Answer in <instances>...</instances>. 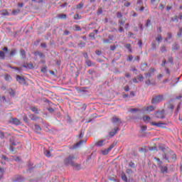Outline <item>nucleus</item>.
Returning <instances> with one entry per match:
<instances>
[{
  "label": "nucleus",
  "mask_w": 182,
  "mask_h": 182,
  "mask_svg": "<svg viewBox=\"0 0 182 182\" xmlns=\"http://www.w3.org/2000/svg\"><path fill=\"white\" fill-rule=\"evenodd\" d=\"M9 150L13 154H16L18 151H16V148H15V146H18L17 149H21L22 147V145H21V142L16 140V138L15 136H10L9 139Z\"/></svg>",
  "instance_id": "1"
},
{
  "label": "nucleus",
  "mask_w": 182,
  "mask_h": 182,
  "mask_svg": "<svg viewBox=\"0 0 182 182\" xmlns=\"http://www.w3.org/2000/svg\"><path fill=\"white\" fill-rule=\"evenodd\" d=\"M163 100H164V95H154L152 97L151 103V105H159V103H161V102H163Z\"/></svg>",
  "instance_id": "2"
},
{
  "label": "nucleus",
  "mask_w": 182,
  "mask_h": 182,
  "mask_svg": "<svg viewBox=\"0 0 182 182\" xmlns=\"http://www.w3.org/2000/svg\"><path fill=\"white\" fill-rule=\"evenodd\" d=\"M75 159V156L73 154H70V156H67L64 159V164L65 166H71L75 163L73 159Z\"/></svg>",
  "instance_id": "3"
},
{
  "label": "nucleus",
  "mask_w": 182,
  "mask_h": 182,
  "mask_svg": "<svg viewBox=\"0 0 182 182\" xmlns=\"http://www.w3.org/2000/svg\"><path fill=\"white\" fill-rule=\"evenodd\" d=\"M159 168H160L161 170V173H162V174H167L168 173V168H167V165H159Z\"/></svg>",
  "instance_id": "4"
},
{
  "label": "nucleus",
  "mask_w": 182,
  "mask_h": 182,
  "mask_svg": "<svg viewBox=\"0 0 182 182\" xmlns=\"http://www.w3.org/2000/svg\"><path fill=\"white\" fill-rule=\"evenodd\" d=\"M159 150H161V151H163V153H164V154L162 155L163 159L166 160V161H168V163H170V161L168 160V155L167 154V152L166 151V148H164L163 146H160Z\"/></svg>",
  "instance_id": "5"
},
{
  "label": "nucleus",
  "mask_w": 182,
  "mask_h": 182,
  "mask_svg": "<svg viewBox=\"0 0 182 182\" xmlns=\"http://www.w3.org/2000/svg\"><path fill=\"white\" fill-rule=\"evenodd\" d=\"M155 116L157 119H164L166 117L164 116V109L161 111H156Z\"/></svg>",
  "instance_id": "6"
},
{
  "label": "nucleus",
  "mask_w": 182,
  "mask_h": 182,
  "mask_svg": "<svg viewBox=\"0 0 182 182\" xmlns=\"http://www.w3.org/2000/svg\"><path fill=\"white\" fill-rule=\"evenodd\" d=\"M156 72V69L151 68L148 73H144L146 79H150L151 77V75H153Z\"/></svg>",
  "instance_id": "7"
},
{
  "label": "nucleus",
  "mask_w": 182,
  "mask_h": 182,
  "mask_svg": "<svg viewBox=\"0 0 182 182\" xmlns=\"http://www.w3.org/2000/svg\"><path fill=\"white\" fill-rule=\"evenodd\" d=\"M9 123L15 124L16 126H19V124H21V120H19L18 118H11L9 121Z\"/></svg>",
  "instance_id": "8"
},
{
  "label": "nucleus",
  "mask_w": 182,
  "mask_h": 182,
  "mask_svg": "<svg viewBox=\"0 0 182 182\" xmlns=\"http://www.w3.org/2000/svg\"><path fill=\"white\" fill-rule=\"evenodd\" d=\"M16 79L20 85H26V80L25 78L21 75H16Z\"/></svg>",
  "instance_id": "9"
},
{
  "label": "nucleus",
  "mask_w": 182,
  "mask_h": 182,
  "mask_svg": "<svg viewBox=\"0 0 182 182\" xmlns=\"http://www.w3.org/2000/svg\"><path fill=\"white\" fill-rule=\"evenodd\" d=\"M144 112H148L150 113V112H154L156 110V107H154L153 105L150 106H145L143 107Z\"/></svg>",
  "instance_id": "10"
},
{
  "label": "nucleus",
  "mask_w": 182,
  "mask_h": 182,
  "mask_svg": "<svg viewBox=\"0 0 182 182\" xmlns=\"http://www.w3.org/2000/svg\"><path fill=\"white\" fill-rule=\"evenodd\" d=\"M87 140L85 139H81L80 140V141H78L77 143L75 144L73 147L71 149H78V147H80V146H82V144H83V143H86Z\"/></svg>",
  "instance_id": "11"
},
{
  "label": "nucleus",
  "mask_w": 182,
  "mask_h": 182,
  "mask_svg": "<svg viewBox=\"0 0 182 182\" xmlns=\"http://www.w3.org/2000/svg\"><path fill=\"white\" fill-rule=\"evenodd\" d=\"M29 118L31 119V120H33V122H36L37 120H41V123H45L43 122V119L38 117L37 115H35V114H30L29 115Z\"/></svg>",
  "instance_id": "12"
},
{
  "label": "nucleus",
  "mask_w": 182,
  "mask_h": 182,
  "mask_svg": "<svg viewBox=\"0 0 182 182\" xmlns=\"http://www.w3.org/2000/svg\"><path fill=\"white\" fill-rule=\"evenodd\" d=\"M111 122L112 123H118V126L122 124V119L116 116H114L111 118Z\"/></svg>",
  "instance_id": "13"
},
{
  "label": "nucleus",
  "mask_w": 182,
  "mask_h": 182,
  "mask_svg": "<svg viewBox=\"0 0 182 182\" xmlns=\"http://www.w3.org/2000/svg\"><path fill=\"white\" fill-rule=\"evenodd\" d=\"M2 50H0V59L4 60L5 59V53H6V52L9 50L8 47L3 48Z\"/></svg>",
  "instance_id": "14"
},
{
  "label": "nucleus",
  "mask_w": 182,
  "mask_h": 182,
  "mask_svg": "<svg viewBox=\"0 0 182 182\" xmlns=\"http://www.w3.org/2000/svg\"><path fill=\"white\" fill-rule=\"evenodd\" d=\"M119 130V127H114L109 134L110 137H114L117 134V131Z\"/></svg>",
  "instance_id": "15"
},
{
  "label": "nucleus",
  "mask_w": 182,
  "mask_h": 182,
  "mask_svg": "<svg viewBox=\"0 0 182 182\" xmlns=\"http://www.w3.org/2000/svg\"><path fill=\"white\" fill-rule=\"evenodd\" d=\"M23 68H26V69H34L33 64L32 63H26V64H23L22 65Z\"/></svg>",
  "instance_id": "16"
},
{
  "label": "nucleus",
  "mask_w": 182,
  "mask_h": 182,
  "mask_svg": "<svg viewBox=\"0 0 182 182\" xmlns=\"http://www.w3.org/2000/svg\"><path fill=\"white\" fill-rule=\"evenodd\" d=\"M34 56H39V58H43V59H45L46 56L44 54H43V53L40 52L39 50H36L33 53Z\"/></svg>",
  "instance_id": "17"
},
{
  "label": "nucleus",
  "mask_w": 182,
  "mask_h": 182,
  "mask_svg": "<svg viewBox=\"0 0 182 182\" xmlns=\"http://www.w3.org/2000/svg\"><path fill=\"white\" fill-rule=\"evenodd\" d=\"M71 167H73L75 170H82V165H80V164H76L75 162L72 164Z\"/></svg>",
  "instance_id": "18"
},
{
  "label": "nucleus",
  "mask_w": 182,
  "mask_h": 182,
  "mask_svg": "<svg viewBox=\"0 0 182 182\" xmlns=\"http://www.w3.org/2000/svg\"><path fill=\"white\" fill-rule=\"evenodd\" d=\"M172 82H171L170 85L171 86H175L178 83V80H180V77H174L171 79Z\"/></svg>",
  "instance_id": "19"
},
{
  "label": "nucleus",
  "mask_w": 182,
  "mask_h": 182,
  "mask_svg": "<svg viewBox=\"0 0 182 182\" xmlns=\"http://www.w3.org/2000/svg\"><path fill=\"white\" fill-rule=\"evenodd\" d=\"M14 181L22 182L23 181V177L21 176L20 175H17L15 176Z\"/></svg>",
  "instance_id": "20"
},
{
  "label": "nucleus",
  "mask_w": 182,
  "mask_h": 182,
  "mask_svg": "<svg viewBox=\"0 0 182 182\" xmlns=\"http://www.w3.org/2000/svg\"><path fill=\"white\" fill-rule=\"evenodd\" d=\"M151 126H156V127H161V125L164 124L163 122H150Z\"/></svg>",
  "instance_id": "21"
},
{
  "label": "nucleus",
  "mask_w": 182,
  "mask_h": 182,
  "mask_svg": "<svg viewBox=\"0 0 182 182\" xmlns=\"http://www.w3.org/2000/svg\"><path fill=\"white\" fill-rule=\"evenodd\" d=\"M167 109L171 113H173V110H174V105L171 103H168Z\"/></svg>",
  "instance_id": "22"
},
{
  "label": "nucleus",
  "mask_w": 182,
  "mask_h": 182,
  "mask_svg": "<svg viewBox=\"0 0 182 182\" xmlns=\"http://www.w3.org/2000/svg\"><path fill=\"white\" fill-rule=\"evenodd\" d=\"M8 93L10 95L11 97H14L15 96L16 91L12 88H9L7 90Z\"/></svg>",
  "instance_id": "23"
},
{
  "label": "nucleus",
  "mask_w": 182,
  "mask_h": 182,
  "mask_svg": "<svg viewBox=\"0 0 182 182\" xmlns=\"http://www.w3.org/2000/svg\"><path fill=\"white\" fill-rule=\"evenodd\" d=\"M20 55L22 56L23 59H26V51H25L23 48L20 50Z\"/></svg>",
  "instance_id": "24"
},
{
  "label": "nucleus",
  "mask_w": 182,
  "mask_h": 182,
  "mask_svg": "<svg viewBox=\"0 0 182 182\" xmlns=\"http://www.w3.org/2000/svg\"><path fill=\"white\" fill-rule=\"evenodd\" d=\"M141 70L142 72H144V70H146V68H147V63H142L141 64Z\"/></svg>",
  "instance_id": "25"
},
{
  "label": "nucleus",
  "mask_w": 182,
  "mask_h": 182,
  "mask_svg": "<svg viewBox=\"0 0 182 182\" xmlns=\"http://www.w3.org/2000/svg\"><path fill=\"white\" fill-rule=\"evenodd\" d=\"M34 127L36 133H41V132L42 131V128H41V126H39V124H35Z\"/></svg>",
  "instance_id": "26"
},
{
  "label": "nucleus",
  "mask_w": 182,
  "mask_h": 182,
  "mask_svg": "<svg viewBox=\"0 0 182 182\" xmlns=\"http://www.w3.org/2000/svg\"><path fill=\"white\" fill-rule=\"evenodd\" d=\"M118 23H119V26H124V24L126 23V21L124 20L123 18H119L118 20Z\"/></svg>",
  "instance_id": "27"
},
{
  "label": "nucleus",
  "mask_w": 182,
  "mask_h": 182,
  "mask_svg": "<svg viewBox=\"0 0 182 182\" xmlns=\"http://www.w3.org/2000/svg\"><path fill=\"white\" fill-rule=\"evenodd\" d=\"M16 55V49L14 48L10 52L9 56L10 58H12V56H15Z\"/></svg>",
  "instance_id": "28"
},
{
  "label": "nucleus",
  "mask_w": 182,
  "mask_h": 182,
  "mask_svg": "<svg viewBox=\"0 0 182 182\" xmlns=\"http://www.w3.org/2000/svg\"><path fill=\"white\" fill-rule=\"evenodd\" d=\"M155 39L156 42H161L163 41V37H161V34H158Z\"/></svg>",
  "instance_id": "29"
},
{
  "label": "nucleus",
  "mask_w": 182,
  "mask_h": 182,
  "mask_svg": "<svg viewBox=\"0 0 182 182\" xmlns=\"http://www.w3.org/2000/svg\"><path fill=\"white\" fill-rule=\"evenodd\" d=\"M151 49H152V50H156V49H157V46L156 45V42L155 41H153L151 43Z\"/></svg>",
  "instance_id": "30"
},
{
  "label": "nucleus",
  "mask_w": 182,
  "mask_h": 182,
  "mask_svg": "<svg viewBox=\"0 0 182 182\" xmlns=\"http://www.w3.org/2000/svg\"><path fill=\"white\" fill-rule=\"evenodd\" d=\"M0 12H1V15H3V16H9V13L6 10H1Z\"/></svg>",
  "instance_id": "31"
},
{
  "label": "nucleus",
  "mask_w": 182,
  "mask_h": 182,
  "mask_svg": "<svg viewBox=\"0 0 182 182\" xmlns=\"http://www.w3.org/2000/svg\"><path fill=\"white\" fill-rule=\"evenodd\" d=\"M109 151H110L109 150V149H104V150H102V151H101V154H102L103 156H106V155L109 154Z\"/></svg>",
  "instance_id": "32"
},
{
  "label": "nucleus",
  "mask_w": 182,
  "mask_h": 182,
  "mask_svg": "<svg viewBox=\"0 0 182 182\" xmlns=\"http://www.w3.org/2000/svg\"><path fill=\"white\" fill-rule=\"evenodd\" d=\"M42 73H48V66L44 65L41 68Z\"/></svg>",
  "instance_id": "33"
},
{
  "label": "nucleus",
  "mask_w": 182,
  "mask_h": 182,
  "mask_svg": "<svg viewBox=\"0 0 182 182\" xmlns=\"http://www.w3.org/2000/svg\"><path fill=\"white\" fill-rule=\"evenodd\" d=\"M4 79L5 80H7L8 82H10V80H12V77H11V75L6 74L4 75Z\"/></svg>",
  "instance_id": "34"
},
{
  "label": "nucleus",
  "mask_w": 182,
  "mask_h": 182,
  "mask_svg": "<svg viewBox=\"0 0 182 182\" xmlns=\"http://www.w3.org/2000/svg\"><path fill=\"white\" fill-rule=\"evenodd\" d=\"M173 48L174 49V50H178L180 49V45H178V43H175L173 45Z\"/></svg>",
  "instance_id": "35"
},
{
  "label": "nucleus",
  "mask_w": 182,
  "mask_h": 182,
  "mask_svg": "<svg viewBox=\"0 0 182 182\" xmlns=\"http://www.w3.org/2000/svg\"><path fill=\"white\" fill-rule=\"evenodd\" d=\"M77 46H79L80 48H85V46H86V43L80 41V43L77 44Z\"/></svg>",
  "instance_id": "36"
},
{
  "label": "nucleus",
  "mask_w": 182,
  "mask_h": 182,
  "mask_svg": "<svg viewBox=\"0 0 182 182\" xmlns=\"http://www.w3.org/2000/svg\"><path fill=\"white\" fill-rule=\"evenodd\" d=\"M31 112H33V113H36V114H38L39 113V112L38 111V108H36V107H31Z\"/></svg>",
  "instance_id": "37"
},
{
  "label": "nucleus",
  "mask_w": 182,
  "mask_h": 182,
  "mask_svg": "<svg viewBox=\"0 0 182 182\" xmlns=\"http://www.w3.org/2000/svg\"><path fill=\"white\" fill-rule=\"evenodd\" d=\"M85 63H86L87 66H93V65H95V63H92V61H90V60H87L85 61Z\"/></svg>",
  "instance_id": "38"
},
{
  "label": "nucleus",
  "mask_w": 182,
  "mask_h": 182,
  "mask_svg": "<svg viewBox=\"0 0 182 182\" xmlns=\"http://www.w3.org/2000/svg\"><path fill=\"white\" fill-rule=\"evenodd\" d=\"M160 50L162 53H164V52H167V47L166 46H162L160 48Z\"/></svg>",
  "instance_id": "39"
},
{
  "label": "nucleus",
  "mask_w": 182,
  "mask_h": 182,
  "mask_svg": "<svg viewBox=\"0 0 182 182\" xmlns=\"http://www.w3.org/2000/svg\"><path fill=\"white\" fill-rule=\"evenodd\" d=\"M4 173H5V169L0 167V180L2 178V177H4Z\"/></svg>",
  "instance_id": "40"
},
{
  "label": "nucleus",
  "mask_w": 182,
  "mask_h": 182,
  "mask_svg": "<svg viewBox=\"0 0 182 182\" xmlns=\"http://www.w3.org/2000/svg\"><path fill=\"white\" fill-rule=\"evenodd\" d=\"M74 19H75V21H79V19H82V16L76 14L74 15Z\"/></svg>",
  "instance_id": "41"
},
{
  "label": "nucleus",
  "mask_w": 182,
  "mask_h": 182,
  "mask_svg": "<svg viewBox=\"0 0 182 182\" xmlns=\"http://www.w3.org/2000/svg\"><path fill=\"white\" fill-rule=\"evenodd\" d=\"M124 47L126 48V49H128L129 52L132 53V46L130 44H126Z\"/></svg>",
  "instance_id": "42"
},
{
  "label": "nucleus",
  "mask_w": 182,
  "mask_h": 182,
  "mask_svg": "<svg viewBox=\"0 0 182 182\" xmlns=\"http://www.w3.org/2000/svg\"><path fill=\"white\" fill-rule=\"evenodd\" d=\"M66 14H60L58 15V18H60V19H66Z\"/></svg>",
  "instance_id": "43"
},
{
  "label": "nucleus",
  "mask_w": 182,
  "mask_h": 182,
  "mask_svg": "<svg viewBox=\"0 0 182 182\" xmlns=\"http://www.w3.org/2000/svg\"><path fill=\"white\" fill-rule=\"evenodd\" d=\"M129 167H131V168H136V164L133 161H130L129 164Z\"/></svg>",
  "instance_id": "44"
},
{
  "label": "nucleus",
  "mask_w": 182,
  "mask_h": 182,
  "mask_svg": "<svg viewBox=\"0 0 182 182\" xmlns=\"http://www.w3.org/2000/svg\"><path fill=\"white\" fill-rule=\"evenodd\" d=\"M103 14V9L102 7H99L97 11V15H102Z\"/></svg>",
  "instance_id": "45"
},
{
  "label": "nucleus",
  "mask_w": 182,
  "mask_h": 182,
  "mask_svg": "<svg viewBox=\"0 0 182 182\" xmlns=\"http://www.w3.org/2000/svg\"><path fill=\"white\" fill-rule=\"evenodd\" d=\"M121 177L124 181H127V176H126V173H122Z\"/></svg>",
  "instance_id": "46"
},
{
  "label": "nucleus",
  "mask_w": 182,
  "mask_h": 182,
  "mask_svg": "<svg viewBox=\"0 0 182 182\" xmlns=\"http://www.w3.org/2000/svg\"><path fill=\"white\" fill-rule=\"evenodd\" d=\"M104 143H105V140L98 141L97 143V146H98L99 147H102Z\"/></svg>",
  "instance_id": "47"
},
{
  "label": "nucleus",
  "mask_w": 182,
  "mask_h": 182,
  "mask_svg": "<svg viewBox=\"0 0 182 182\" xmlns=\"http://www.w3.org/2000/svg\"><path fill=\"white\" fill-rule=\"evenodd\" d=\"M117 18H118L119 19H122V18H123V14H122V12L118 11L117 13Z\"/></svg>",
  "instance_id": "48"
},
{
  "label": "nucleus",
  "mask_w": 182,
  "mask_h": 182,
  "mask_svg": "<svg viewBox=\"0 0 182 182\" xmlns=\"http://www.w3.org/2000/svg\"><path fill=\"white\" fill-rule=\"evenodd\" d=\"M44 154L45 156H46V157H50V151L49 150H46L44 151Z\"/></svg>",
  "instance_id": "49"
},
{
  "label": "nucleus",
  "mask_w": 182,
  "mask_h": 182,
  "mask_svg": "<svg viewBox=\"0 0 182 182\" xmlns=\"http://www.w3.org/2000/svg\"><path fill=\"white\" fill-rule=\"evenodd\" d=\"M102 41H103V43H112V41H109V38H103Z\"/></svg>",
  "instance_id": "50"
},
{
  "label": "nucleus",
  "mask_w": 182,
  "mask_h": 182,
  "mask_svg": "<svg viewBox=\"0 0 182 182\" xmlns=\"http://www.w3.org/2000/svg\"><path fill=\"white\" fill-rule=\"evenodd\" d=\"M19 12H21V10H20V9H18V10L14 9V10L12 11V14H13V15H18Z\"/></svg>",
  "instance_id": "51"
},
{
  "label": "nucleus",
  "mask_w": 182,
  "mask_h": 182,
  "mask_svg": "<svg viewBox=\"0 0 182 182\" xmlns=\"http://www.w3.org/2000/svg\"><path fill=\"white\" fill-rule=\"evenodd\" d=\"M83 136H85V132L80 131V134L78 135L79 139H83Z\"/></svg>",
  "instance_id": "52"
},
{
  "label": "nucleus",
  "mask_w": 182,
  "mask_h": 182,
  "mask_svg": "<svg viewBox=\"0 0 182 182\" xmlns=\"http://www.w3.org/2000/svg\"><path fill=\"white\" fill-rule=\"evenodd\" d=\"M171 20L173 21V22H178V16H175L173 17H172L171 18Z\"/></svg>",
  "instance_id": "53"
},
{
  "label": "nucleus",
  "mask_w": 182,
  "mask_h": 182,
  "mask_svg": "<svg viewBox=\"0 0 182 182\" xmlns=\"http://www.w3.org/2000/svg\"><path fill=\"white\" fill-rule=\"evenodd\" d=\"M154 159L156 160V161H158V166H160L161 164H163V161H161L160 159L154 157Z\"/></svg>",
  "instance_id": "54"
},
{
  "label": "nucleus",
  "mask_w": 182,
  "mask_h": 182,
  "mask_svg": "<svg viewBox=\"0 0 182 182\" xmlns=\"http://www.w3.org/2000/svg\"><path fill=\"white\" fill-rule=\"evenodd\" d=\"M118 31L120 33H122V32H124V28H123V26H119Z\"/></svg>",
  "instance_id": "55"
},
{
  "label": "nucleus",
  "mask_w": 182,
  "mask_h": 182,
  "mask_svg": "<svg viewBox=\"0 0 182 182\" xmlns=\"http://www.w3.org/2000/svg\"><path fill=\"white\" fill-rule=\"evenodd\" d=\"M130 113H134V112H139V109L137 108H132L129 109Z\"/></svg>",
  "instance_id": "56"
},
{
  "label": "nucleus",
  "mask_w": 182,
  "mask_h": 182,
  "mask_svg": "<svg viewBox=\"0 0 182 182\" xmlns=\"http://www.w3.org/2000/svg\"><path fill=\"white\" fill-rule=\"evenodd\" d=\"M143 120H144V122H149V120H150V117H149V116H144V117H143Z\"/></svg>",
  "instance_id": "57"
},
{
  "label": "nucleus",
  "mask_w": 182,
  "mask_h": 182,
  "mask_svg": "<svg viewBox=\"0 0 182 182\" xmlns=\"http://www.w3.org/2000/svg\"><path fill=\"white\" fill-rule=\"evenodd\" d=\"M82 8H83V3H80L77 5V9H82Z\"/></svg>",
  "instance_id": "58"
},
{
  "label": "nucleus",
  "mask_w": 182,
  "mask_h": 182,
  "mask_svg": "<svg viewBox=\"0 0 182 182\" xmlns=\"http://www.w3.org/2000/svg\"><path fill=\"white\" fill-rule=\"evenodd\" d=\"M145 83L148 86H150V85H153V83H151V81H150V78H148V80L145 81Z\"/></svg>",
  "instance_id": "59"
},
{
  "label": "nucleus",
  "mask_w": 182,
  "mask_h": 182,
  "mask_svg": "<svg viewBox=\"0 0 182 182\" xmlns=\"http://www.w3.org/2000/svg\"><path fill=\"white\" fill-rule=\"evenodd\" d=\"M172 36H172L171 33H167V37L166 38V41H167V39H171Z\"/></svg>",
  "instance_id": "60"
},
{
  "label": "nucleus",
  "mask_w": 182,
  "mask_h": 182,
  "mask_svg": "<svg viewBox=\"0 0 182 182\" xmlns=\"http://www.w3.org/2000/svg\"><path fill=\"white\" fill-rule=\"evenodd\" d=\"M63 35L68 36V35H70V31H69V30H65Z\"/></svg>",
  "instance_id": "61"
},
{
  "label": "nucleus",
  "mask_w": 182,
  "mask_h": 182,
  "mask_svg": "<svg viewBox=\"0 0 182 182\" xmlns=\"http://www.w3.org/2000/svg\"><path fill=\"white\" fill-rule=\"evenodd\" d=\"M114 146H116V143H112L109 147L108 148V150H109V151L112 150V149H113V147H114Z\"/></svg>",
  "instance_id": "62"
},
{
  "label": "nucleus",
  "mask_w": 182,
  "mask_h": 182,
  "mask_svg": "<svg viewBox=\"0 0 182 182\" xmlns=\"http://www.w3.org/2000/svg\"><path fill=\"white\" fill-rule=\"evenodd\" d=\"M177 36L178 37L182 36V28H179V31L178 32Z\"/></svg>",
  "instance_id": "63"
},
{
  "label": "nucleus",
  "mask_w": 182,
  "mask_h": 182,
  "mask_svg": "<svg viewBox=\"0 0 182 182\" xmlns=\"http://www.w3.org/2000/svg\"><path fill=\"white\" fill-rule=\"evenodd\" d=\"M168 62L169 63L173 64V57H168Z\"/></svg>",
  "instance_id": "64"
}]
</instances>
